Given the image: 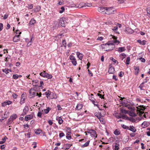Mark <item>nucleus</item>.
<instances>
[{"mask_svg": "<svg viewBox=\"0 0 150 150\" xmlns=\"http://www.w3.org/2000/svg\"><path fill=\"white\" fill-rule=\"evenodd\" d=\"M110 36L113 39L112 41H109L107 43L101 45V46L102 50L106 51L112 50L115 47L114 43L116 45H118L120 43V41L117 40V37L112 35Z\"/></svg>", "mask_w": 150, "mask_h": 150, "instance_id": "f257e3e1", "label": "nucleus"}, {"mask_svg": "<svg viewBox=\"0 0 150 150\" xmlns=\"http://www.w3.org/2000/svg\"><path fill=\"white\" fill-rule=\"evenodd\" d=\"M41 93H40L39 94L36 92V91L33 88H31L30 90V98H32L35 96H38L39 97H41Z\"/></svg>", "mask_w": 150, "mask_h": 150, "instance_id": "f03ea898", "label": "nucleus"}, {"mask_svg": "<svg viewBox=\"0 0 150 150\" xmlns=\"http://www.w3.org/2000/svg\"><path fill=\"white\" fill-rule=\"evenodd\" d=\"M106 11L105 12V13L108 15H109L110 14H113L115 13V11L116 10L113 8L107 7Z\"/></svg>", "mask_w": 150, "mask_h": 150, "instance_id": "7ed1b4c3", "label": "nucleus"}, {"mask_svg": "<svg viewBox=\"0 0 150 150\" xmlns=\"http://www.w3.org/2000/svg\"><path fill=\"white\" fill-rule=\"evenodd\" d=\"M87 132L91 134L92 137L96 138L97 136V134L96 132L92 129H88Z\"/></svg>", "mask_w": 150, "mask_h": 150, "instance_id": "20e7f679", "label": "nucleus"}, {"mask_svg": "<svg viewBox=\"0 0 150 150\" xmlns=\"http://www.w3.org/2000/svg\"><path fill=\"white\" fill-rule=\"evenodd\" d=\"M69 58L71 60L72 64L74 66L76 65L77 64V62L75 57L72 55H71L70 56Z\"/></svg>", "mask_w": 150, "mask_h": 150, "instance_id": "39448f33", "label": "nucleus"}, {"mask_svg": "<svg viewBox=\"0 0 150 150\" xmlns=\"http://www.w3.org/2000/svg\"><path fill=\"white\" fill-rule=\"evenodd\" d=\"M12 102L10 100H6L2 103L1 105L3 107H4L7 105H9L12 103Z\"/></svg>", "mask_w": 150, "mask_h": 150, "instance_id": "423d86ee", "label": "nucleus"}, {"mask_svg": "<svg viewBox=\"0 0 150 150\" xmlns=\"http://www.w3.org/2000/svg\"><path fill=\"white\" fill-rule=\"evenodd\" d=\"M107 7H99L98 9V11L99 12H101V13H105V11H106V8Z\"/></svg>", "mask_w": 150, "mask_h": 150, "instance_id": "0eeeda50", "label": "nucleus"}, {"mask_svg": "<svg viewBox=\"0 0 150 150\" xmlns=\"http://www.w3.org/2000/svg\"><path fill=\"white\" fill-rule=\"evenodd\" d=\"M124 31L128 34H132L134 32L133 30L132 29H125Z\"/></svg>", "mask_w": 150, "mask_h": 150, "instance_id": "6e6552de", "label": "nucleus"}, {"mask_svg": "<svg viewBox=\"0 0 150 150\" xmlns=\"http://www.w3.org/2000/svg\"><path fill=\"white\" fill-rule=\"evenodd\" d=\"M17 117V115L15 114L11 116L10 118L8 119V120L9 122H11L13 121Z\"/></svg>", "mask_w": 150, "mask_h": 150, "instance_id": "1a4fd4ad", "label": "nucleus"}, {"mask_svg": "<svg viewBox=\"0 0 150 150\" xmlns=\"http://www.w3.org/2000/svg\"><path fill=\"white\" fill-rule=\"evenodd\" d=\"M20 35H16L14 37L13 41L14 42H18L20 40Z\"/></svg>", "mask_w": 150, "mask_h": 150, "instance_id": "9d476101", "label": "nucleus"}, {"mask_svg": "<svg viewBox=\"0 0 150 150\" xmlns=\"http://www.w3.org/2000/svg\"><path fill=\"white\" fill-rule=\"evenodd\" d=\"M108 72L110 74H114L115 72V69L112 67H110Z\"/></svg>", "mask_w": 150, "mask_h": 150, "instance_id": "9b49d317", "label": "nucleus"}, {"mask_svg": "<svg viewBox=\"0 0 150 150\" xmlns=\"http://www.w3.org/2000/svg\"><path fill=\"white\" fill-rule=\"evenodd\" d=\"M33 118V115H26L25 118V120L26 121H28L30 120Z\"/></svg>", "mask_w": 150, "mask_h": 150, "instance_id": "f8f14e48", "label": "nucleus"}, {"mask_svg": "<svg viewBox=\"0 0 150 150\" xmlns=\"http://www.w3.org/2000/svg\"><path fill=\"white\" fill-rule=\"evenodd\" d=\"M57 96L56 94L54 93H52L51 94L50 96V99H56Z\"/></svg>", "mask_w": 150, "mask_h": 150, "instance_id": "ddd939ff", "label": "nucleus"}, {"mask_svg": "<svg viewBox=\"0 0 150 150\" xmlns=\"http://www.w3.org/2000/svg\"><path fill=\"white\" fill-rule=\"evenodd\" d=\"M64 18H60L59 21V23L60 24V25L62 27H65V24L64 23Z\"/></svg>", "mask_w": 150, "mask_h": 150, "instance_id": "4468645a", "label": "nucleus"}, {"mask_svg": "<svg viewBox=\"0 0 150 150\" xmlns=\"http://www.w3.org/2000/svg\"><path fill=\"white\" fill-rule=\"evenodd\" d=\"M116 117L117 118H122L123 119L126 118V116L125 115H122L121 114L117 115H116Z\"/></svg>", "mask_w": 150, "mask_h": 150, "instance_id": "2eb2a0df", "label": "nucleus"}, {"mask_svg": "<svg viewBox=\"0 0 150 150\" xmlns=\"http://www.w3.org/2000/svg\"><path fill=\"white\" fill-rule=\"evenodd\" d=\"M76 54L78 57L81 60L82 59L83 56V55L82 54L78 52H76Z\"/></svg>", "mask_w": 150, "mask_h": 150, "instance_id": "dca6fc26", "label": "nucleus"}, {"mask_svg": "<svg viewBox=\"0 0 150 150\" xmlns=\"http://www.w3.org/2000/svg\"><path fill=\"white\" fill-rule=\"evenodd\" d=\"M40 9V6H37L33 9V11L34 12H37L39 11Z\"/></svg>", "mask_w": 150, "mask_h": 150, "instance_id": "f3484780", "label": "nucleus"}, {"mask_svg": "<svg viewBox=\"0 0 150 150\" xmlns=\"http://www.w3.org/2000/svg\"><path fill=\"white\" fill-rule=\"evenodd\" d=\"M134 69L135 70V75H137L139 71V68L138 67H134Z\"/></svg>", "mask_w": 150, "mask_h": 150, "instance_id": "a211bd4d", "label": "nucleus"}, {"mask_svg": "<svg viewBox=\"0 0 150 150\" xmlns=\"http://www.w3.org/2000/svg\"><path fill=\"white\" fill-rule=\"evenodd\" d=\"M56 119L58 121L59 124H61L63 123V121L61 117H57Z\"/></svg>", "mask_w": 150, "mask_h": 150, "instance_id": "6ab92c4d", "label": "nucleus"}, {"mask_svg": "<svg viewBox=\"0 0 150 150\" xmlns=\"http://www.w3.org/2000/svg\"><path fill=\"white\" fill-rule=\"evenodd\" d=\"M51 94V92L49 90H48L45 92V94L46 95L47 98L49 99H50V96Z\"/></svg>", "mask_w": 150, "mask_h": 150, "instance_id": "aec40b11", "label": "nucleus"}, {"mask_svg": "<svg viewBox=\"0 0 150 150\" xmlns=\"http://www.w3.org/2000/svg\"><path fill=\"white\" fill-rule=\"evenodd\" d=\"M128 129L129 130L133 132H135L136 131V129L134 127L132 126H130V128L129 127V129Z\"/></svg>", "mask_w": 150, "mask_h": 150, "instance_id": "412c9836", "label": "nucleus"}, {"mask_svg": "<svg viewBox=\"0 0 150 150\" xmlns=\"http://www.w3.org/2000/svg\"><path fill=\"white\" fill-rule=\"evenodd\" d=\"M36 22V21L33 18H32L30 20V24L31 25H33Z\"/></svg>", "mask_w": 150, "mask_h": 150, "instance_id": "4be33fe9", "label": "nucleus"}, {"mask_svg": "<svg viewBox=\"0 0 150 150\" xmlns=\"http://www.w3.org/2000/svg\"><path fill=\"white\" fill-rule=\"evenodd\" d=\"M42 132V130L40 129H38L35 130V133L37 134H40Z\"/></svg>", "mask_w": 150, "mask_h": 150, "instance_id": "5701e85b", "label": "nucleus"}, {"mask_svg": "<svg viewBox=\"0 0 150 150\" xmlns=\"http://www.w3.org/2000/svg\"><path fill=\"white\" fill-rule=\"evenodd\" d=\"M82 107L83 106L82 104H79L77 105L76 108V109L78 110H79L81 109L82 108Z\"/></svg>", "mask_w": 150, "mask_h": 150, "instance_id": "b1692460", "label": "nucleus"}, {"mask_svg": "<svg viewBox=\"0 0 150 150\" xmlns=\"http://www.w3.org/2000/svg\"><path fill=\"white\" fill-rule=\"evenodd\" d=\"M46 73L45 71H43L42 72L40 73V75L43 77H45Z\"/></svg>", "mask_w": 150, "mask_h": 150, "instance_id": "393cba45", "label": "nucleus"}, {"mask_svg": "<svg viewBox=\"0 0 150 150\" xmlns=\"http://www.w3.org/2000/svg\"><path fill=\"white\" fill-rule=\"evenodd\" d=\"M46 75L45 77V78H46L48 79H51L52 77V76L51 74H49L47 73H46Z\"/></svg>", "mask_w": 150, "mask_h": 150, "instance_id": "a878e982", "label": "nucleus"}, {"mask_svg": "<svg viewBox=\"0 0 150 150\" xmlns=\"http://www.w3.org/2000/svg\"><path fill=\"white\" fill-rule=\"evenodd\" d=\"M13 31H16V35H20L21 33V32H20L18 29L15 30V29H13Z\"/></svg>", "mask_w": 150, "mask_h": 150, "instance_id": "bb28decb", "label": "nucleus"}, {"mask_svg": "<svg viewBox=\"0 0 150 150\" xmlns=\"http://www.w3.org/2000/svg\"><path fill=\"white\" fill-rule=\"evenodd\" d=\"M91 96H90L89 97V99L92 102H94V100H95V99L94 98L92 97V96H93V95L92 94H91Z\"/></svg>", "mask_w": 150, "mask_h": 150, "instance_id": "cd10ccee", "label": "nucleus"}, {"mask_svg": "<svg viewBox=\"0 0 150 150\" xmlns=\"http://www.w3.org/2000/svg\"><path fill=\"white\" fill-rule=\"evenodd\" d=\"M91 6L92 4L91 3H86L82 6V7H90Z\"/></svg>", "mask_w": 150, "mask_h": 150, "instance_id": "c85d7f7f", "label": "nucleus"}, {"mask_svg": "<svg viewBox=\"0 0 150 150\" xmlns=\"http://www.w3.org/2000/svg\"><path fill=\"white\" fill-rule=\"evenodd\" d=\"M120 130L116 129L114 132V133L115 135H118L120 134Z\"/></svg>", "mask_w": 150, "mask_h": 150, "instance_id": "c756f323", "label": "nucleus"}, {"mask_svg": "<svg viewBox=\"0 0 150 150\" xmlns=\"http://www.w3.org/2000/svg\"><path fill=\"white\" fill-rule=\"evenodd\" d=\"M2 71L3 72H5L6 74H7L9 73V69L8 68L2 69Z\"/></svg>", "mask_w": 150, "mask_h": 150, "instance_id": "7c9ffc66", "label": "nucleus"}, {"mask_svg": "<svg viewBox=\"0 0 150 150\" xmlns=\"http://www.w3.org/2000/svg\"><path fill=\"white\" fill-rule=\"evenodd\" d=\"M125 50L124 47H120L119 48L118 51L120 52H122Z\"/></svg>", "mask_w": 150, "mask_h": 150, "instance_id": "2f4dec72", "label": "nucleus"}, {"mask_svg": "<svg viewBox=\"0 0 150 150\" xmlns=\"http://www.w3.org/2000/svg\"><path fill=\"white\" fill-rule=\"evenodd\" d=\"M90 142V141L89 140L87 141L82 146L83 147H86V146H88Z\"/></svg>", "mask_w": 150, "mask_h": 150, "instance_id": "473e14b6", "label": "nucleus"}, {"mask_svg": "<svg viewBox=\"0 0 150 150\" xmlns=\"http://www.w3.org/2000/svg\"><path fill=\"white\" fill-rule=\"evenodd\" d=\"M38 84V81L37 80L33 81V84L34 86H36Z\"/></svg>", "mask_w": 150, "mask_h": 150, "instance_id": "72a5a7b5", "label": "nucleus"}, {"mask_svg": "<svg viewBox=\"0 0 150 150\" xmlns=\"http://www.w3.org/2000/svg\"><path fill=\"white\" fill-rule=\"evenodd\" d=\"M60 10L59 11V13H63L65 10L64 7L63 6H62Z\"/></svg>", "mask_w": 150, "mask_h": 150, "instance_id": "f704fd0d", "label": "nucleus"}, {"mask_svg": "<svg viewBox=\"0 0 150 150\" xmlns=\"http://www.w3.org/2000/svg\"><path fill=\"white\" fill-rule=\"evenodd\" d=\"M28 110H29V108H28V106H25L24 107V108L23 109V111H24V112H25L27 113V112H28Z\"/></svg>", "mask_w": 150, "mask_h": 150, "instance_id": "c9c22d12", "label": "nucleus"}, {"mask_svg": "<svg viewBox=\"0 0 150 150\" xmlns=\"http://www.w3.org/2000/svg\"><path fill=\"white\" fill-rule=\"evenodd\" d=\"M116 26H115L114 27V28H120L122 27V25L121 24H119L117 23L116 24Z\"/></svg>", "mask_w": 150, "mask_h": 150, "instance_id": "e433bc0d", "label": "nucleus"}, {"mask_svg": "<svg viewBox=\"0 0 150 150\" xmlns=\"http://www.w3.org/2000/svg\"><path fill=\"white\" fill-rule=\"evenodd\" d=\"M138 113H139V115L140 116H142V115L144 113V112L141 111L139 110H138Z\"/></svg>", "mask_w": 150, "mask_h": 150, "instance_id": "4c0bfd02", "label": "nucleus"}, {"mask_svg": "<svg viewBox=\"0 0 150 150\" xmlns=\"http://www.w3.org/2000/svg\"><path fill=\"white\" fill-rule=\"evenodd\" d=\"M25 98H23V95H22V98L21 99V101L20 102L21 104H22L24 103V102L25 101Z\"/></svg>", "mask_w": 150, "mask_h": 150, "instance_id": "58836bf2", "label": "nucleus"}, {"mask_svg": "<svg viewBox=\"0 0 150 150\" xmlns=\"http://www.w3.org/2000/svg\"><path fill=\"white\" fill-rule=\"evenodd\" d=\"M121 112L122 113L127 114L128 113V112L127 111L125 110V109H122L121 110Z\"/></svg>", "mask_w": 150, "mask_h": 150, "instance_id": "ea45409f", "label": "nucleus"}, {"mask_svg": "<svg viewBox=\"0 0 150 150\" xmlns=\"http://www.w3.org/2000/svg\"><path fill=\"white\" fill-rule=\"evenodd\" d=\"M19 77V75L17 74H14L13 75V79H17Z\"/></svg>", "mask_w": 150, "mask_h": 150, "instance_id": "a19ab883", "label": "nucleus"}, {"mask_svg": "<svg viewBox=\"0 0 150 150\" xmlns=\"http://www.w3.org/2000/svg\"><path fill=\"white\" fill-rule=\"evenodd\" d=\"M50 110V108L49 107H48L46 109L44 110V111L45 113L47 114L49 112Z\"/></svg>", "mask_w": 150, "mask_h": 150, "instance_id": "79ce46f5", "label": "nucleus"}, {"mask_svg": "<svg viewBox=\"0 0 150 150\" xmlns=\"http://www.w3.org/2000/svg\"><path fill=\"white\" fill-rule=\"evenodd\" d=\"M147 12L148 16L150 17V7H148L147 8Z\"/></svg>", "mask_w": 150, "mask_h": 150, "instance_id": "37998d69", "label": "nucleus"}, {"mask_svg": "<svg viewBox=\"0 0 150 150\" xmlns=\"http://www.w3.org/2000/svg\"><path fill=\"white\" fill-rule=\"evenodd\" d=\"M27 7L28 9H32L33 7V4H28Z\"/></svg>", "mask_w": 150, "mask_h": 150, "instance_id": "c03bdc74", "label": "nucleus"}, {"mask_svg": "<svg viewBox=\"0 0 150 150\" xmlns=\"http://www.w3.org/2000/svg\"><path fill=\"white\" fill-rule=\"evenodd\" d=\"M94 115L95 116L97 117L99 119H100V115L98 113V112H96L94 114Z\"/></svg>", "mask_w": 150, "mask_h": 150, "instance_id": "a18cd8bd", "label": "nucleus"}, {"mask_svg": "<svg viewBox=\"0 0 150 150\" xmlns=\"http://www.w3.org/2000/svg\"><path fill=\"white\" fill-rule=\"evenodd\" d=\"M122 127L124 129H129V127L125 125H122Z\"/></svg>", "mask_w": 150, "mask_h": 150, "instance_id": "49530a36", "label": "nucleus"}, {"mask_svg": "<svg viewBox=\"0 0 150 150\" xmlns=\"http://www.w3.org/2000/svg\"><path fill=\"white\" fill-rule=\"evenodd\" d=\"M7 138L6 137L5 138V137H4V138H3L2 139L3 141L0 142V144H2L4 143L6 141V139Z\"/></svg>", "mask_w": 150, "mask_h": 150, "instance_id": "de8ad7c7", "label": "nucleus"}, {"mask_svg": "<svg viewBox=\"0 0 150 150\" xmlns=\"http://www.w3.org/2000/svg\"><path fill=\"white\" fill-rule=\"evenodd\" d=\"M130 60V58L129 57H127L126 59V64H129V61Z\"/></svg>", "mask_w": 150, "mask_h": 150, "instance_id": "09e8293b", "label": "nucleus"}, {"mask_svg": "<svg viewBox=\"0 0 150 150\" xmlns=\"http://www.w3.org/2000/svg\"><path fill=\"white\" fill-rule=\"evenodd\" d=\"M147 122H144L142 124V125L143 126L144 125V127H146L148 126V124H147Z\"/></svg>", "mask_w": 150, "mask_h": 150, "instance_id": "8fccbe9b", "label": "nucleus"}, {"mask_svg": "<svg viewBox=\"0 0 150 150\" xmlns=\"http://www.w3.org/2000/svg\"><path fill=\"white\" fill-rule=\"evenodd\" d=\"M120 57H121V56H122L123 57L122 58V60H123V59L124 58H125V57H126V54L125 53H123L121 54L120 55Z\"/></svg>", "mask_w": 150, "mask_h": 150, "instance_id": "3c124183", "label": "nucleus"}, {"mask_svg": "<svg viewBox=\"0 0 150 150\" xmlns=\"http://www.w3.org/2000/svg\"><path fill=\"white\" fill-rule=\"evenodd\" d=\"M139 107H140V108H138L139 109H139H140L141 110H144L145 109V108L143 106H140Z\"/></svg>", "mask_w": 150, "mask_h": 150, "instance_id": "603ef678", "label": "nucleus"}, {"mask_svg": "<svg viewBox=\"0 0 150 150\" xmlns=\"http://www.w3.org/2000/svg\"><path fill=\"white\" fill-rule=\"evenodd\" d=\"M62 44L63 45L64 47H66V41L65 40H64L62 41Z\"/></svg>", "mask_w": 150, "mask_h": 150, "instance_id": "864d4df0", "label": "nucleus"}, {"mask_svg": "<svg viewBox=\"0 0 150 150\" xmlns=\"http://www.w3.org/2000/svg\"><path fill=\"white\" fill-rule=\"evenodd\" d=\"M64 136L65 134L63 132L59 134V137L60 138Z\"/></svg>", "mask_w": 150, "mask_h": 150, "instance_id": "5fc2aeb1", "label": "nucleus"}, {"mask_svg": "<svg viewBox=\"0 0 150 150\" xmlns=\"http://www.w3.org/2000/svg\"><path fill=\"white\" fill-rule=\"evenodd\" d=\"M124 72H123L122 71H121L120 72V74H119V75L120 77H122L123 76V75H124Z\"/></svg>", "mask_w": 150, "mask_h": 150, "instance_id": "6e6d98bb", "label": "nucleus"}, {"mask_svg": "<svg viewBox=\"0 0 150 150\" xmlns=\"http://www.w3.org/2000/svg\"><path fill=\"white\" fill-rule=\"evenodd\" d=\"M12 96L14 99H16L17 98L18 96L15 93H13L12 94Z\"/></svg>", "mask_w": 150, "mask_h": 150, "instance_id": "4d7b16f0", "label": "nucleus"}, {"mask_svg": "<svg viewBox=\"0 0 150 150\" xmlns=\"http://www.w3.org/2000/svg\"><path fill=\"white\" fill-rule=\"evenodd\" d=\"M117 29H112V30H113V31L114 32L116 33H117V34H119V32L117 31Z\"/></svg>", "mask_w": 150, "mask_h": 150, "instance_id": "13d9d810", "label": "nucleus"}, {"mask_svg": "<svg viewBox=\"0 0 150 150\" xmlns=\"http://www.w3.org/2000/svg\"><path fill=\"white\" fill-rule=\"evenodd\" d=\"M144 84V82H142L139 86V87L140 88V89L141 90H143L142 88L143 87V85Z\"/></svg>", "mask_w": 150, "mask_h": 150, "instance_id": "bf43d9fd", "label": "nucleus"}, {"mask_svg": "<svg viewBox=\"0 0 150 150\" xmlns=\"http://www.w3.org/2000/svg\"><path fill=\"white\" fill-rule=\"evenodd\" d=\"M140 60L142 62H144L145 61V59L142 57H141L139 58Z\"/></svg>", "mask_w": 150, "mask_h": 150, "instance_id": "052dcab7", "label": "nucleus"}, {"mask_svg": "<svg viewBox=\"0 0 150 150\" xmlns=\"http://www.w3.org/2000/svg\"><path fill=\"white\" fill-rule=\"evenodd\" d=\"M32 38H31V41H30V42H29L28 43V44H27V46H28V47H29V46H30L31 45V40H32Z\"/></svg>", "mask_w": 150, "mask_h": 150, "instance_id": "680f3d73", "label": "nucleus"}, {"mask_svg": "<svg viewBox=\"0 0 150 150\" xmlns=\"http://www.w3.org/2000/svg\"><path fill=\"white\" fill-rule=\"evenodd\" d=\"M103 37H98L97 38V40H100V41H101L103 39Z\"/></svg>", "mask_w": 150, "mask_h": 150, "instance_id": "e2e57ef3", "label": "nucleus"}, {"mask_svg": "<svg viewBox=\"0 0 150 150\" xmlns=\"http://www.w3.org/2000/svg\"><path fill=\"white\" fill-rule=\"evenodd\" d=\"M42 115V113H41V112L40 111H39L38 112V113L37 114V116L38 117H41Z\"/></svg>", "mask_w": 150, "mask_h": 150, "instance_id": "0e129e2a", "label": "nucleus"}, {"mask_svg": "<svg viewBox=\"0 0 150 150\" xmlns=\"http://www.w3.org/2000/svg\"><path fill=\"white\" fill-rule=\"evenodd\" d=\"M99 120L102 124H104L105 122L103 121V120L102 118H100V119H99Z\"/></svg>", "mask_w": 150, "mask_h": 150, "instance_id": "69168bd1", "label": "nucleus"}, {"mask_svg": "<svg viewBox=\"0 0 150 150\" xmlns=\"http://www.w3.org/2000/svg\"><path fill=\"white\" fill-rule=\"evenodd\" d=\"M146 40H143L142 41V43L141 45H144L146 44Z\"/></svg>", "mask_w": 150, "mask_h": 150, "instance_id": "338daca9", "label": "nucleus"}, {"mask_svg": "<svg viewBox=\"0 0 150 150\" xmlns=\"http://www.w3.org/2000/svg\"><path fill=\"white\" fill-rule=\"evenodd\" d=\"M8 15H7L6 14H5L4 15V17H3V19L4 20L6 19V18H8Z\"/></svg>", "mask_w": 150, "mask_h": 150, "instance_id": "774afa93", "label": "nucleus"}]
</instances>
